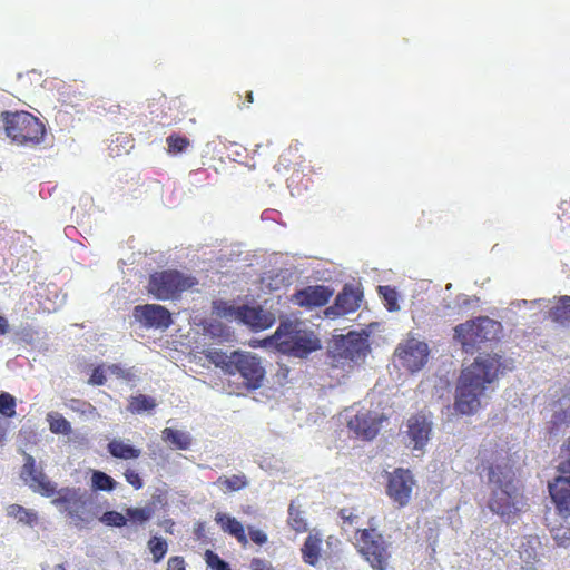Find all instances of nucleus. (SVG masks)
Segmentation results:
<instances>
[{
  "label": "nucleus",
  "mask_w": 570,
  "mask_h": 570,
  "mask_svg": "<svg viewBox=\"0 0 570 570\" xmlns=\"http://www.w3.org/2000/svg\"><path fill=\"white\" fill-rule=\"evenodd\" d=\"M205 560L213 570H232L229 564L212 550H206Z\"/></svg>",
  "instance_id": "39"
},
{
  "label": "nucleus",
  "mask_w": 570,
  "mask_h": 570,
  "mask_svg": "<svg viewBox=\"0 0 570 570\" xmlns=\"http://www.w3.org/2000/svg\"><path fill=\"white\" fill-rule=\"evenodd\" d=\"M567 451L568 459L558 465L560 475L548 484L550 497L558 512L563 517L570 515V436L567 440Z\"/></svg>",
  "instance_id": "8"
},
{
  "label": "nucleus",
  "mask_w": 570,
  "mask_h": 570,
  "mask_svg": "<svg viewBox=\"0 0 570 570\" xmlns=\"http://www.w3.org/2000/svg\"><path fill=\"white\" fill-rule=\"evenodd\" d=\"M230 372L228 375H239L243 379V385L254 391L263 385L265 379V367L262 360L250 352L234 351L232 353Z\"/></svg>",
  "instance_id": "7"
},
{
  "label": "nucleus",
  "mask_w": 570,
  "mask_h": 570,
  "mask_svg": "<svg viewBox=\"0 0 570 570\" xmlns=\"http://www.w3.org/2000/svg\"><path fill=\"white\" fill-rule=\"evenodd\" d=\"M127 517L134 522L144 523L151 518V511L147 508H129Z\"/></svg>",
  "instance_id": "40"
},
{
  "label": "nucleus",
  "mask_w": 570,
  "mask_h": 570,
  "mask_svg": "<svg viewBox=\"0 0 570 570\" xmlns=\"http://www.w3.org/2000/svg\"><path fill=\"white\" fill-rule=\"evenodd\" d=\"M362 293L351 285H345L335 298L332 306H328L324 314L326 317L335 318L355 312L360 307Z\"/></svg>",
  "instance_id": "17"
},
{
  "label": "nucleus",
  "mask_w": 570,
  "mask_h": 570,
  "mask_svg": "<svg viewBox=\"0 0 570 570\" xmlns=\"http://www.w3.org/2000/svg\"><path fill=\"white\" fill-rule=\"evenodd\" d=\"M108 370L119 377H125V370L118 364L110 365Z\"/></svg>",
  "instance_id": "50"
},
{
  "label": "nucleus",
  "mask_w": 570,
  "mask_h": 570,
  "mask_svg": "<svg viewBox=\"0 0 570 570\" xmlns=\"http://www.w3.org/2000/svg\"><path fill=\"white\" fill-rule=\"evenodd\" d=\"M215 521L220 525L224 532L234 537L238 543H240L243 547L247 546L248 539L245 532V528L240 521L224 513H217Z\"/></svg>",
  "instance_id": "22"
},
{
  "label": "nucleus",
  "mask_w": 570,
  "mask_h": 570,
  "mask_svg": "<svg viewBox=\"0 0 570 570\" xmlns=\"http://www.w3.org/2000/svg\"><path fill=\"white\" fill-rule=\"evenodd\" d=\"M250 569L252 570H274V568L272 567V564L268 561L261 559V558H253L250 560Z\"/></svg>",
  "instance_id": "46"
},
{
  "label": "nucleus",
  "mask_w": 570,
  "mask_h": 570,
  "mask_svg": "<svg viewBox=\"0 0 570 570\" xmlns=\"http://www.w3.org/2000/svg\"><path fill=\"white\" fill-rule=\"evenodd\" d=\"M246 99H247L248 104H252L254 101V97H253V92L252 91H248L246 94Z\"/></svg>",
  "instance_id": "54"
},
{
  "label": "nucleus",
  "mask_w": 570,
  "mask_h": 570,
  "mask_svg": "<svg viewBox=\"0 0 570 570\" xmlns=\"http://www.w3.org/2000/svg\"><path fill=\"white\" fill-rule=\"evenodd\" d=\"M106 374L102 365H98L94 368L88 383L96 386H101L106 383Z\"/></svg>",
  "instance_id": "43"
},
{
  "label": "nucleus",
  "mask_w": 570,
  "mask_h": 570,
  "mask_svg": "<svg viewBox=\"0 0 570 570\" xmlns=\"http://www.w3.org/2000/svg\"><path fill=\"white\" fill-rule=\"evenodd\" d=\"M288 524L297 533L307 531V522L303 512L292 502L288 507Z\"/></svg>",
  "instance_id": "31"
},
{
  "label": "nucleus",
  "mask_w": 570,
  "mask_h": 570,
  "mask_svg": "<svg viewBox=\"0 0 570 570\" xmlns=\"http://www.w3.org/2000/svg\"><path fill=\"white\" fill-rule=\"evenodd\" d=\"M334 291L330 286L325 285H309L302 289L296 291L291 301L294 305L307 309L325 306Z\"/></svg>",
  "instance_id": "16"
},
{
  "label": "nucleus",
  "mask_w": 570,
  "mask_h": 570,
  "mask_svg": "<svg viewBox=\"0 0 570 570\" xmlns=\"http://www.w3.org/2000/svg\"><path fill=\"white\" fill-rule=\"evenodd\" d=\"M213 308L215 314L219 317L238 320L239 307H235L226 302L220 301L215 302Z\"/></svg>",
  "instance_id": "38"
},
{
  "label": "nucleus",
  "mask_w": 570,
  "mask_h": 570,
  "mask_svg": "<svg viewBox=\"0 0 570 570\" xmlns=\"http://www.w3.org/2000/svg\"><path fill=\"white\" fill-rule=\"evenodd\" d=\"M416 482L409 469L396 468L387 473L386 494L397 505L406 507Z\"/></svg>",
  "instance_id": "9"
},
{
  "label": "nucleus",
  "mask_w": 570,
  "mask_h": 570,
  "mask_svg": "<svg viewBox=\"0 0 570 570\" xmlns=\"http://www.w3.org/2000/svg\"><path fill=\"white\" fill-rule=\"evenodd\" d=\"M395 355L403 367L410 372H417L428 362L429 347L424 342L409 338L404 343L399 344Z\"/></svg>",
  "instance_id": "12"
},
{
  "label": "nucleus",
  "mask_w": 570,
  "mask_h": 570,
  "mask_svg": "<svg viewBox=\"0 0 570 570\" xmlns=\"http://www.w3.org/2000/svg\"><path fill=\"white\" fill-rule=\"evenodd\" d=\"M283 159L289 161V159H286L285 156H282L279 161L275 165L277 171H281L282 168L286 169L288 167V164H283Z\"/></svg>",
  "instance_id": "52"
},
{
  "label": "nucleus",
  "mask_w": 570,
  "mask_h": 570,
  "mask_svg": "<svg viewBox=\"0 0 570 570\" xmlns=\"http://www.w3.org/2000/svg\"><path fill=\"white\" fill-rule=\"evenodd\" d=\"M366 350V340L361 334L351 332L335 337L328 353L334 362L343 364L345 361H355L364 356Z\"/></svg>",
  "instance_id": "10"
},
{
  "label": "nucleus",
  "mask_w": 570,
  "mask_h": 570,
  "mask_svg": "<svg viewBox=\"0 0 570 570\" xmlns=\"http://www.w3.org/2000/svg\"><path fill=\"white\" fill-rule=\"evenodd\" d=\"M238 321L253 330H266L275 323V315L262 306L242 305L238 311Z\"/></svg>",
  "instance_id": "18"
},
{
  "label": "nucleus",
  "mask_w": 570,
  "mask_h": 570,
  "mask_svg": "<svg viewBox=\"0 0 570 570\" xmlns=\"http://www.w3.org/2000/svg\"><path fill=\"white\" fill-rule=\"evenodd\" d=\"M8 514L18 519L20 522L32 525L37 522L38 517L37 513L31 510L26 509L20 504H11L8 508Z\"/></svg>",
  "instance_id": "32"
},
{
  "label": "nucleus",
  "mask_w": 570,
  "mask_h": 570,
  "mask_svg": "<svg viewBox=\"0 0 570 570\" xmlns=\"http://www.w3.org/2000/svg\"><path fill=\"white\" fill-rule=\"evenodd\" d=\"M49 429L55 434L68 435L71 433V424L60 413L51 412L47 415Z\"/></svg>",
  "instance_id": "30"
},
{
  "label": "nucleus",
  "mask_w": 570,
  "mask_h": 570,
  "mask_svg": "<svg viewBox=\"0 0 570 570\" xmlns=\"http://www.w3.org/2000/svg\"><path fill=\"white\" fill-rule=\"evenodd\" d=\"M549 317L559 324L570 323V296H561L558 303L550 308Z\"/></svg>",
  "instance_id": "27"
},
{
  "label": "nucleus",
  "mask_w": 570,
  "mask_h": 570,
  "mask_svg": "<svg viewBox=\"0 0 570 570\" xmlns=\"http://www.w3.org/2000/svg\"><path fill=\"white\" fill-rule=\"evenodd\" d=\"M7 433V429L2 422H0V443L4 440Z\"/></svg>",
  "instance_id": "53"
},
{
  "label": "nucleus",
  "mask_w": 570,
  "mask_h": 570,
  "mask_svg": "<svg viewBox=\"0 0 570 570\" xmlns=\"http://www.w3.org/2000/svg\"><path fill=\"white\" fill-rule=\"evenodd\" d=\"M1 121L6 135L17 145L36 146L45 138V125L28 111H3Z\"/></svg>",
  "instance_id": "3"
},
{
  "label": "nucleus",
  "mask_w": 570,
  "mask_h": 570,
  "mask_svg": "<svg viewBox=\"0 0 570 570\" xmlns=\"http://www.w3.org/2000/svg\"><path fill=\"white\" fill-rule=\"evenodd\" d=\"M71 402L81 405V407H76L75 405H71V409L75 411H81L82 413L87 411L92 412V405L88 402H81L78 400H72Z\"/></svg>",
  "instance_id": "49"
},
{
  "label": "nucleus",
  "mask_w": 570,
  "mask_h": 570,
  "mask_svg": "<svg viewBox=\"0 0 570 570\" xmlns=\"http://www.w3.org/2000/svg\"><path fill=\"white\" fill-rule=\"evenodd\" d=\"M9 331V323L4 316H0V335H4Z\"/></svg>",
  "instance_id": "51"
},
{
  "label": "nucleus",
  "mask_w": 570,
  "mask_h": 570,
  "mask_svg": "<svg viewBox=\"0 0 570 570\" xmlns=\"http://www.w3.org/2000/svg\"><path fill=\"white\" fill-rule=\"evenodd\" d=\"M248 534H249L250 540L255 544L263 546L268 541L267 534L259 529H254L252 527H248Z\"/></svg>",
  "instance_id": "45"
},
{
  "label": "nucleus",
  "mask_w": 570,
  "mask_h": 570,
  "mask_svg": "<svg viewBox=\"0 0 570 570\" xmlns=\"http://www.w3.org/2000/svg\"><path fill=\"white\" fill-rule=\"evenodd\" d=\"M163 440L170 443L175 449L188 450L191 445V438L188 433L166 428L161 432Z\"/></svg>",
  "instance_id": "26"
},
{
  "label": "nucleus",
  "mask_w": 570,
  "mask_h": 570,
  "mask_svg": "<svg viewBox=\"0 0 570 570\" xmlns=\"http://www.w3.org/2000/svg\"><path fill=\"white\" fill-rule=\"evenodd\" d=\"M386 420V415L377 410L362 409L348 421V428L362 439L372 440Z\"/></svg>",
  "instance_id": "13"
},
{
  "label": "nucleus",
  "mask_w": 570,
  "mask_h": 570,
  "mask_svg": "<svg viewBox=\"0 0 570 570\" xmlns=\"http://www.w3.org/2000/svg\"><path fill=\"white\" fill-rule=\"evenodd\" d=\"M356 549L374 570L387 569L390 552L382 534L375 529L357 530Z\"/></svg>",
  "instance_id": "6"
},
{
  "label": "nucleus",
  "mask_w": 570,
  "mask_h": 570,
  "mask_svg": "<svg viewBox=\"0 0 570 570\" xmlns=\"http://www.w3.org/2000/svg\"><path fill=\"white\" fill-rule=\"evenodd\" d=\"M148 548L153 554L154 562H159L167 553V542L158 537H153L148 541Z\"/></svg>",
  "instance_id": "37"
},
{
  "label": "nucleus",
  "mask_w": 570,
  "mask_h": 570,
  "mask_svg": "<svg viewBox=\"0 0 570 570\" xmlns=\"http://www.w3.org/2000/svg\"><path fill=\"white\" fill-rule=\"evenodd\" d=\"M301 328L298 323L285 321L281 322L275 333L267 338V341L276 346V348L285 354V344L293 345L297 335H299Z\"/></svg>",
  "instance_id": "21"
},
{
  "label": "nucleus",
  "mask_w": 570,
  "mask_h": 570,
  "mask_svg": "<svg viewBox=\"0 0 570 570\" xmlns=\"http://www.w3.org/2000/svg\"><path fill=\"white\" fill-rule=\"evenodd\" d=\"M482 468L488 471V481L497 485L489 501L492 512L501 517L515 515L520 510L517 504V491L512 484V471L507 463L501 464V454L493 449L481 450Z\"/></svg>",
  "instance_id": "2"
},
{
  "label": "nucleus",
  "mask_w": 570,
  "mask_h": 570,
  "mask_svg": "<svg viewBox=\"0 0 570 570\" xmlns=\"http://www.w3.org/2000/svg\"><path fill=\"white\" fill-rule=\"evenodd\" d=\"M132 316L145 328L167 330L173 324L169 309L158 304L137 305Z\"/></svg>",
  "instance_id": "11"
},
{
  "label": "nucleus",
  "mask_w": 570,
  "mask_h": 570,
  "mask_svg": "<svg viewBox=\"0 0 570 570\" xmlns=\"http://www.w3.org/2000/svg\"><path fill=\"white\" fill-rule=\"evenodd\" d=\"M17 400L8 392L0 393V415L12 419L16 415Z\"/></svg>",
  "instance_id": "35"
},
{
  "label": "nucleus",
  "mask_w": 570,
  "mask_h": 570,
  "mask_svg": "<svg viewBox=\"0 0 570 570\" xmlns=\"http://www.w3.org/2000/svg\"><path fill=\"white\" fill-rule=\"evenodd\" d=\"M570 424V407L556 412L551 420L552 429L559 430Z\"/></svg>",
  "instance_id": "41"
},
{
  "label": "nucleus",
  "mask_w": 570,
  "mask_h": 570,
  "mask_svg": "<svg viewBox=\"0 0 570 570\" xmlns=\"http://www.w3.org/2000/svg\"><path fill=\"white\" fill-rule=\"evenodd\" d=\"M57 497L52 499V504L57 508H63L71 519L83 520L82 514L86 511L87 494L79 488H62L56 490Z\"/></svg>",
  "instance_id": "14"
},
{
  "label": "nucleus",
  "mask_w": 570,
  "mask_h": 570,
  "mask_svg": "<svg viewBox=\"0 0 570 570\" xmlns=\"http://www.w3.org/2000/svg\"><path fill=\"white\" fill-rule=\"evenodd\" d=\"M248 483V479L245 474H233L230 476H219L214 484L224 493H229L245 489Z\"/></svg>",
  "instance_id": "25"
},
{
  "label": "nucleus",
  "mask_w": 570,
  "mask_h": 570,
  "mask_svg": "<svg viewBox=\"0 0 570 570\" xmlns=\"http://www.w3.org/2000/svg\"><path fill=\"white\" fill-rule=\"evenodd\" d=\"M108 452L116 459L135 460L141 454V450L126 444L121 440L114 439L107 445Z\"/></svg>",
  "instance_id": "24"
},
{
  "label": "nucleus",
  "mask_w": 570,
  "mask_h": 570,
  "mask_svg": "<svg viewBox=\"0 0 570 570\" xmlns=\"http://www.w3.org/2000/svg\"><path fill=\"white\" fill-rule=\"evenodd\" d=\"M166 142L168 146V153L169 154H179L185 151L188 146L190 145V141L187 137L180 136L178 134H171L166 138Z\"/></svg>",
  "instance_id": "36"
},
{
  "label": "nucleus",
  "mask_w": 570,
  "mask_h": 570,
  "mask_svg": "<svg viewBox=\"0 0 570 570\" xmlns=\"http://www.w3.org/2000/svg\"><path fill=\"white\" fill-rule=\"evenodd\" d=\"M323 538L320 533H309L301 548L302 559L306 564L315 567L322 556Z\"/></svg>",
  "instance_id": "23"
},
{
  "label": "nucleus",
  "mask_w": 570,
  "mask_h": 570,
  "mask_svg": "<svg viewBox=\"0 0 570 570\" xmlns=\"http://www.w3.org/2000/svg\"><path fill=\"white\" fill-rule=\"evenodd\" d=\"M203 354L212 364L222 368V371L228 375L230 372L232 354L227 355L225 352L216 348H207Z\"/></svg>",
  "instance_id": "28"
},
{
  "label": "nucleus",
  "mask_w": 570,
  "mask_h": 570,
  "mask_svg": "<svg viewBox=\"0 0 570 570\" xmlns=\"http://www.w3.org/2000/svg\"><path fill=\"white\" fill-rule=\"evenodd\" d=\"M55 570H66V569L62 564H58V566H56Z\"/></svg>",
  "instance_id": "55"
},
{
  "label": "nucleus",
  "mask_w": 570,
  "mask_h": 570,
  "mask_svg": "<svg viewBox=\"0 0 570 570\" xmlns=\"http://www.w3.org/2000/svg\"><path fill=\"white\" fill-rule=\"evenodd\" d=\"M167 570H185V560L183 557H171L167 562Z\"/></svg>",
  "instance_id": "47"
},
{
  "label": "nucleus",
  "mask_w": 570,
  "mask_h": 570,
  "mask_svg": "<svg viewBox=\"0 0 570 570\" xmlns=\"http://www.w3.org/2000/svg\"><path fill=\"white\" fill-rule=\"evenodd\" d=\"M156 407V402L153 397L139 394L136 396H130L128 400L127 410L132 414H140L146 411H151Z\"/></svg>",
  "instance_id": "29"
},
{
  "label": "nucleus",
  "mask_w": 570,
  "mask_h": 570,
  "mask_svg": "<svg viewBox=\"0 0 570 570\" xmlns=\"http://www.w3.org/2000/svg\"><path fill=\"white\" fill-rule=\"evenodd\" d=\"M21 476L33 492L47 498L56 494V484L47 478L42 470L36 468V460L30 454L24 455Z\"/></svg>",
  "instance_id": "15"
},
{
  "label": "nucleus",
  "mask_w": 570,
  "mask_h": 570,
  "mask_svg": "<svg viewBox=\"0 0 570 570\" xmlns=\"http://www.w3.org/2000/svg\"><path fill=\"white\" fill-rule=\"evenodd\" d=\"M91 482L92 488L99 491H112L117 485L111 476L101 471L92 472Z\"/></svg>",
  "instance_id": "33"
},
{
  "label": "nucleus",
  "mask_w": 570,
  "mask_h": 570,
  "mask_svg": "<svg viewBox=\"0 0 570 570\" xmlns=\"http://www.w3.org/2000/svg\"><path fill=\"white\" fill-rule=\"evenodd\" d=\"M508 370L498 354L479 356L465 367L459 379L454 409L463 415L474 414L480 407L482 396L499 374Z\"/></svg>",
  "instance_id": "1"
},
{
  "label": "nucleus",
  "mask_w": 570,
  "mask_h": 570,
  "mask_svg": "<svg viewBox=\"0 0 570 570\" xmlns=\"http://www.w3.org/2000/svg\"><path fill=\"white\" fill-rule=\"evenodd\" d=\"M102 521L108 525L124 527L127 518L117 511H108L102 515Z\"/></svg>",
  "instance_id": "42"
},
{
  "label": "nucleus",
  "mask_w": 570,
  "mask_h": 570,
  "mask_svg": "<svg viewBox=\"0 0 570 570\" xmlns=\"http://www.w3.org/2000/svg\"><path fill=\"white\" fill-rule=\"evenodd\" d=\"M432 424L424 415L415 414L407 421V435L413 442V449L422 450L431 434Z\"/></svg>",
  "instance_id": "19"
},
{
  "label": "nucleus",
  "mask_w": 570,
  "mask_h": 570,
  "mask_svg": "<svg viewBox=\"0 0 570 570\" xmlns=\"http://www.w3.org/2000/svg\"><path fill=\"white\" fill-rule=\"evenodd\" d=\"M124 476H125L126 481L130 485H132L136 490H139L144 487V482H142L140 475L135 470L127 469L124 473Z\"/></svg>",
  "instance_id": "44"
},
{
  "label": "nucleus",
  "mask_w": 570,
  "mask_h": 570,
  "mask_svg": "<svg viewBox=\"0 0 570 570\" xmlns=\"http://www.w3.org/2000/svg\"><path fill=\"white\" fill-rule=\"evenodd\" d=\"M197 283L194 276L185 275L177 269H166L150 274L146 288L154 298L170 301L179 298Z\"/></svg>",
  "instance_id": "5"
},
{
  "label": "nucleus",
  "mask_w": 570,
  "mask_h": 570,
  "mask_svg": "<svg viewBox=\"0 0 570 570\" xmlns=\"http://www.w3.org/2000/svg\"><path fill=\"white\" fill-rule=\"evenodd\" d=\"M379 293L382 296V298L384 299V305L387 311L395 312V311L400 309V306L397 303L399 295H397V292L395 291V288L387 286V285L379 286Z\"/></svg>",
  "instance_id": "34"
},
{
  "label": "nucleus",
  "mask_w": 570,
  "mask_h": 570,
  "mask_svg": "<svg viewBox=\"0 0 570 570\" xmlns=\"http://www.w3.org/2000/svg\"><path fill=\"white\" fill-rule=\"evenodd\" d=\"M293 345L285 344V354L296 357H305L320 348V341L312 333L301 330Z\"/></svg>",
  "instance_id": "20"
},
{
  "label": "nucleus",
  "mask_w": 570,
  "mask_h": 570,
  "mask_svg": "<svg viewBox=\"0 0 570 570\" xmlns=\"http://www.w3.org/2000/svg\"><path fill=\"white\" fill-rule=\"evenodd\" d=\"M338 514L341 519L344 521V523L348 524H353L354 520L357 518V515H355L353 511L346 508L341 509Z\"/></svg>",
  "instance_id": "48"
},
{
  "label": "nucleus",
  "mask_w": 570,
  "mask_h": 570,
  "mask_svg": "<svg viewBox=\"0 0 570 570\" xmlns=\"http://www.w3.org/2000/svg\"><path fill=\"white\" fill-rule=\"evenodd\" d=\"M501 324L488 316L461 323L454 327V340L459 342L465 353L473 354L481 348V344L499 337Z\"/></svg>",
  "instance_id": "4"
}]
</instances>
